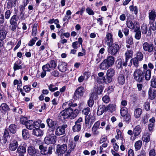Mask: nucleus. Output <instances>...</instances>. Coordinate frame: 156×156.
Wrapping results in <instances>:
<instances>
[{"label":"nucleus","instance_id":"obj_20","mask_svg":"<svg viewBox=\"0 0 156 156\" xmlns=\"http://www.w3.org/2000/svg\"><path fill=\"white\" fill-rule=\"evenodd\" d=\"M105 60L110 67L113 65L115 62V58L112 55L108 56Z\"/></svg>","mask_w":156,"mask_h":156},{"label":"nucleus","instance_id":"obj_7","mask_svg":"<svg viewBox=\"0 0 156 156\" xmlns=\"http://www.w3.org/2000/svg\"><path fill=\"white\" fill-rule=\"evenodd\" d=\"M25 126L26 128L29 129H33L35 127H39V122L38 121L34 122L32 120H29L26 122Z\"/></svg>","mask_w":156,"mask_h":156},{"label":"nucleus","instance_id":"obj_10","mask_svg":"<svg viewBox=\"0 0 156 156\" xmlns=\"http://www.w3.org/2000/svg\"><path fill=\"white\" fill-rule=\"evenodd\" d=\"M100 121H98L95 122L92 128V132L93 135L94 136L97 135L100 133V132L98 130L102 128L100 127Z\"/></svg>","mask_w":156,"mask_h":156},{"label":"nucleus","instance_id":"obj_39","mask_svg":"<svg viewBox=\"0 0 156 156\" xmlns=\"http://www.w3.org/2000/svg\"><path fill=\"white\" fill-rule=\"evenodd\" d=\"M142 145V142L139 140L136 142L134 146L136 151L140 150Z\"/></svg>","mask_w":156,"mask_h":156},{"label":"nucleus","instance_id":"obj_26","mask_svg":"<svg viewBox=\"0 0 156 156\" xmlns=\"http://www.w3.org/2000/svg\"><path fill=\"white\" fill-rule=\"evenodd\" d=\"M9 109V107L5 103L2 104L0 106V111L2 113L8 111Z\"/></svg>","mask_w":156,"mask_h":156},{"label":"nucleus","instance_id":"obj_57","mask_svg":"<svg viewBox=\"0 0 156 156\" xmlns=\"http://www.w3.org/2000/svg\"><path fill=\"white\" fill-rule=\"evenodd\" d=\"M37 37H35L31 40L28 43V45L30 46H32L34 44L36 40H37Z\"/></svg>","mask_w":156,"mask_h":156},{"label":"nucleus","instance_id":"obj_19","mask_svg":"<svg viewBox=\"0 0 156 156\" xmlns=\"http://www.w3.org/2000/svg\"><path fill=\"white\" fill-rule=\"evenodd\" d=\"M7 31L6 30L2 27V25L0 27V40H4L6 35Z\"/></svg>","mask_w":156,"mask_h":156},{"label":"nucleus","instance_id":"obj_11","mask_svg":"<svg viewBox=\"0 0 156 156\" xmlns=\"http://www.w3.org/2000/svg\"><path fill=\"white\" fill-rule=\"evenodd\" d=\"M27 151L30 156H39L40 154L38 150L33 146H30L28 148Z\"/></svg>","mask_w":156,"mask_h":156},{"label":"nucleus","instance_id":"obj_32","mask_svg":"<svg viewBox=\"0 0 156 156\" xmlns=\"http://www.w3.org/2000/svg\"><path fill=\"white\" fill-rule=\"evenodd\" d=\"M142 113V109L140 108H137L135 109L134 112V116L136 118H139L140 117Z\"/></svg>","mask_w":156,"mask_h":156},{"label":"nucleus","instance_id":"obj_16","mask_svg":"<svg viewBox=\"0 0 156 156\" xmlns=\"http://www.w3.org/2000/svg\"><path fill=\"white\" fill-rule=\"evenodd\" d=\"M18 146L17 142L16 140H14L11 142L9 144V149L11 151H14L16 150Z\"/></svg>","mask_w":156,"mask_h":156},{"label":"nucleus","instance_id":"obj_2","mask_svg":"<svg viewBox=\"0 0 156 156\" xmlns=\"http://www.w3.org/2000/svg\"><path fill=\"white\" fill-rule=\"evenodd\" d=\"M145 71L139 69H136L133 73V77L137 82H142L144 80V74Z\"/></svg>","mask_w":156,"mask_h":156},{"label":"nucleus","instance_id":"obj_48","mask_svg":"<svg viewBox=\"0 0 156 156\" xmlns=\"http://www.w3.org/2000/svg\"><path fill=\"white\" fill-rule=\"evenodd\" d=\"M94 95L91 94V96L90 97V98L88 101V106L90 107H92L94 104V101L93 99L94 98Z\"/></svg>","mask_w":156,"mask_h":156},{"label":"nucleus","instance_id":"obj_61","mask_svg":"<svg viewBox=\"0 0 156 156\" xmlns=\"http://www.w3.org/2000/svg\"><path fill=\"white\" fill-rule=\"evenodd\" d=\"M9 29L12 31V32L15 31L16 28L17 24H10Z\"/></svg>","mask_w":156,"mask_h":156},{"label":"nucleus","instance_id":"obj_31","mask_svg":"<svg viewBox=\"0 0 156 156\" xmlns=\"http://www.w3.org/2000/svg\"><path fill=\"white\" fill-rule=\"evenodd\" d=\"M142 140L143 142H148L150 140V135L147 133H144L142 136Z\"/></svg>","mask_w":156,"mask_h":156},{"label":"nucleus","instance_id":"obj_3","mask_svg":"<svg viewBox=\"0 0 156 156\" xmlns=\"http://www.w3.org/2000/svg\"><path fill=\"white\" fill-rule=\"evenodd\" d=\"M120 49V47L118 44L115 42L113 45L108 47L107 51L108 54L112 56L115 55Z\"/></svg>","mask_w":156,"mask_h":156},{"label":"nucleus","instance_id":"obj_12","mask_svg":"<svg viewBox=\"0 0 156 156\" xmlns=\"http://www.w3.org/2000/svg\"><path fill=\"white\" fill-rule=\"evenodd\" d=\"M154 45L152 43L144 42L143 44V49L144 51H147L149 53L152 52L154 50Z\"/></svg>","mask_w":156,"mask_h":156},{"label":"nucleus","instance_id":"obj_18","mask_svg":"<svg viewBox=\"0 0 156 156\" xmlns=\"http://www.w3.org/2000/svg\"><path fill=\"white\" fill-rule=\"evenodd\" d=\"M32 134L37 136H39L43 135V132L39 129V127H35L33 129Z\"/></svg>","mask_w":156,"mask_h":156},{"label":"nucleus","instance_id":"obj_58","mask_svg":"<svg viewBox=\"0 0 156 156\" xmlns=\"http://www.w3.org/2000/svg\"><path fill=\"white\" fill-rule=\"evenodd\" d=\"M124 120L126 122H129L131 118V116L129 114L122 116Z\"/></svg>","mask_w":156,"mask_h":156},{"label":"nucleus","instance_id":"obj_33","mask_svg":"<svg viewBox=\"0 0 156 156\" xmlns=\"http://www.w3.org/2000/svg\"><path fill=\"white\" fill-rule=\"evenodd\" d=\"M22 62L20 61H18L14 64L13 66V69L14 71L17 70L21 69L22 68V66L20 65Z\"/></svg>","mask_w":156,"mask_h":156},{"label":"nucleus","instance_id":"obj_42","mask_svg":"<svg viewBox=\"0 0 156 156\" xmlns=\"http://www.w3.org/2000/svg\"><path fill=\"white\" fill-rule=\"evenodd\" d=\"M17 16L16 15H14L10 20V23L12 24H17Z\"/></svg>","mask_w":156,"mask_h":156},{"label":"nucleus","instance_id":"obj_6","mask_svg":"<svg viewBox=\"0 0 156 156\" xmlns=\"http://www.w3.org/2000/svg\"><path fill=\"white\" fill-rule=\"evenodd\" d=\"M85 92L84 88L80 87L77 88L74 93L73 98L75 100H79L83 96Z\"/></svg>","mask_w":156,"mask_h":156},{"label":"nucleus","instance_id":"obj_15","mask_svg":"<svg viewBox=\"0 0 156 156\" xmlns=\"http://www.w3.org/2000/svg\"><path fill=\"white\" fill-rule=\"evenodd\" d=\"M124 74V73L121 72L118 75L117 80L119 84L122 85L125 83V79Z\"/></svg>","mask_w":156,"mask_h":156},{"label":"nucleus","instance_id":"obj_23","mask_svg":"<svg viewBox=\"0 0 156 156\" xmlns=\"http://www.w3.org/2000/svg\"><path fill=\"white\" fill-rule=\"evenodd\" d=\"M58 68L59 70L62 72H66L67 69L66 63L63 62H60L58 66Z\"/></svg>","mask_w":156,"mask_h":156},{"label":"nucleus","instance_id":"obj_59","mask_svg":"<svg viewBox=\"0 0 156 156\" xmlns=\"http://www.w3.org/2000/svg\"><path fill=\"white\" fill-rule=\"evenodd\" d=\"M105 76L102 77H98L96 79L97 81L100 83H105Z\"/></svg>","mask_w":156,"mask_h":156},{"label":"nucleus","instance_id":"obj_60","mask_svg":"<svg viewBox=\"0 0 156 156\" xmlns=\"http://www.w3.org/2000/svg\"><path fill=\"white\" fill-rule=\"evenodd\" d=\"M141 28L142 34H146L147 31V26L145 25H143L142 26Z\"/></svg>","mask_w":156,"mask_h":156},{"label":"nucleus","instance_id":"obj_54","mask_svg":"<svg viewBox=\"0 0 156 156\" xmlns=\"http://www.w3.org/2000/svg\"><path fill=\"white\" fill-rule=\"evenodd\" d=\"M143 55L141 52H138L136 54V56L135 58H136L139 61H141L143 58Z\"/></svg>","mask_w":156,"mask_h":156},{"label":"nucleus","instance_id":"obj_21","mask_svg":"<svg viewBox=\"0 0 156 156\" xmlns=\"http://www.w3.org/2000/svg\"><path fill=\"white\" fill-rule=\"evenodd\" d=\"M117 66L118 69L121 68L123 66L126 67L127 65V62L126 61H122L121 59H119L116 61Z\"/></svg>","mask_w":156,"mask_h":156},{"label":"nucleus","instance_id":"obj_40","mask_svg":"<svg viewBox=\"0 0 156 156\" xmlns=\"http://www.w3.org/2000/svg\"><path fill=\"white\" fill-rule=\"evenodd\" d=\"M115 70L112 68H110L107 70L106 74L112 77L115 75Z\"/></svg>","mask_w":156,"mask_h":156},{"label":"nucleus","instance_id":"obj_63","mask_svg":"<svg viewBox=\"0 0 156 156\" xmlns=\"http://www.w3.org/2000/svg\"><path fill=\"white\" fill-rule=\"evenodd\" d=\"M102 100L103 101L106 103H108L110 100L109 98L108 95H105L102 98Z\"/></svg>","mask_w":156,"mask_h":156},{"label":"nucleus","instance_id":"obj_52","mask_svg":"<svg viewBox=\"0 0 156 156\" xmlns=\"http://www.w3.org/2000/svg\"><path fill=\"white\" fill-rule=\"evenodd\" d=\"M134 31L136 32V34L135 36V38L137 40L140 39L141 36V31L139 30L136 31Z\"/></svg>","mask_w":156,"mask_h":156},{"label":"nucleus","instance_id":"obj_5","mask_svg":"<svg viewBox=\"0 0 156 156\" xmlns=\"http://www.w3.org/2000/svg\"><path fill=\"white\" fill-rule=\"evenodd\" d=\"M126 24L129 28L133 29L134 31H136L140 29L139 23L137 22H133L130 20H127Z\"/></svg>","mask_w":156,"mask_h":156},{"label":"nucleus","instance_id":"obj_44","mask_svg":"<svg viewBox=\"0 0 156 156\" xmlns=\"http://www.w3.org/2000/svg\"><path fill=\"white\" fill-rule=\"evenodd\" d=\"M120 113L122 116L128 114L127 108L125 107L122 108L120 110Z\"/></svg>","mask_w":156,"mask_h":156},{"label":"nucleus","instance_id":"obj_14","mask_svg":"<svg viewBox=\"0 0 156 156\" xmlns=\"http://www.w3.org/2000/svg\"><path fill=\"white\" fill-rule=\"evenodd\" d=\"M91 117L90 116H85V127L87 129H90L92 124L93 122L94 121V120L92 119L90 123V122Z\"/></svg>","mask_w":156,"mask_h":156},{"label":"nucleus","instance_id":"obj_53","mask_svg":"<svg viewBox=\"0 0 156 156\" xmlns=\"http://www.w3.org/2000/svg\"><path fill=\"white\" fill-rule=\"evenodd\" d=\"M117 135L115 136V138L116 139H123V137L122 135L121 131L119 130H116Z\"/></svg>","mask_w":156,"mask_h":156},{"label":"nucleus","instance_id":"obj_36","mask_svg":"<svg viewBox=\"0 0 156 156\" xmlns=\"http://www.w3.org/2000/svg\"><path fill=\"white\" fill-rule=\"evenodd\" d=\"M46 122L48 126L50 128L54 126L56 123V121H54L49 118L47 120Z\"/></svg>","mask_w":156,"mask_h":156},{"label":"nucleus","instance_id":"obj_4","mask_svg":"<svg viewBox=\"0 0 156 156\" xmlns=\"http://www.w3.org/2000/svg\"><path fill=\"white\" fill-rule=\"evenodd\" d=\"M56 66L57 63L54 60H51L50 61L49 63L43 66L42 67V69L43 70L50 72L51 69H54Z\"/></svg>","mask_w":156,"mask_h":156},{"label":"nucleus","instance_id":"obj_37","mask_svg":"<svg viewBox=\"0 0 156 156\" xmlns=\"http://www.w3.org/2000/svg\"><path fill=\"white\" fill-rule=\"evenodd\" d=\"M22 135L23 139L27 140L29 137V134L28 130L23 129L22 131Z\"/></svg>","mask_w":156,"mask_h":156},{"label":"nucleus","instance_id":"obj_56","mask_svg":"<svg viewBox=\"0 0 156 156\" xmlns=\"http://www.w3.org/2000/svg\"><path fill=\"white\" fill-rule=\"evenodd\" d=\"M90 112V108L89 107H87L83 110L82 111V113L85 115L86 116H90L88 115Z\"/></svg>","mask_w":156,"mask_h":156},{"label":"nucleus","instance_id":"obj_43","mask_svg":"<svg viewBox=\"0 0 156 156\" xmlns=\"http://www.w3.org/2000/svg\"><path fill=\"white\" fill-rule=\"evenodd\" d=\"M106 108V110L112 112L115 110V104H110Z\"/></svg>","mask_w":156,"mask_h":156},{"label":"nucleus","instance_id":"obj_41","mask_svg":"<svg viewBox=\"0 0 156 156\" xmlns=\"http://www.w3.org/2000/svg\"><path fill=\"white\" fill-rule=\"evenodd\" d=\"M17 151L19 154H24L26 152V149L24 146H20L17 148Z\"/></svg>","mask_w":156,"mask_h":156},{"label":"nucleus","instance_id":"obj_1","mask_svg":"<svg viewBox=\"0 0 156 156\" xmlns=\"http://www.w3.org/2000/svg\"><path fill=\"white\" fill-rule=\"evenodd\" d=\"M79 113L77 109L74 111L71 108L65 109L62 111L59 114L61 119H64L69 118L70 119H73Z\"/></svg>","mask_w":156,"mask_h":156},{"label":"nucleus","instance_id":"obj_22","mask_svg":"<svg viewBox=\"0 0 156 156\" xmlns=\"http://www.w3.org/2000/svg\"><path fill=\"white\" fill-rule=\"evenodd\" d=\"M105 110H106V108L105 105H100L98 107L97 112L98 115H102Z\"/></svg>","mask_w":156,"mask_h":156},{"label":"nucleus","instance_id":"obj_25","mask_svg":"<svg viewBox=\"0 0 156 156\" xmlns=\"http://www.w3.org/2000/svg\"><path fill=\"white\" fill-rule=\"evenodd\" d=\"M148 94L151 99H153L156 97V90H152L151 88H150L148 90Z\"/></svg>","mask_w":156,"mask_h":156},{"label":"nucleus","instance_id":"obj_29","mask_svg":"<svg viewBox=\"0 0 156 156\" xmlns=\"http://www.w3.org/2000/svg\"><path fill=\"white\" fill-rule=\"evenodd\" d=\"M109 67H110L105 60L101 63L99 66L100 69L102 70H106Z\"/></svg>","mask_w":156,"mask_h":156},{"label":"nucleus","instance_id":"obj_62","mask_svg":"<svg viewBox=\"0 0 156 156\" xmlns=\"http://www.w3.org/2000/svg\"><path fill=\"white\" fill-rule=\"evenodd\" d=\"M70 103V101H68L64 103L62 106L63 108L65 109H66L70 108L69 107Z\"/></svg>","mask_w":156,"mask_h":156},{"label":"nucleus","instance_id":"obj_13","mask_svg":"<svg viewBox=\"0 0 156 156\" xmlns=\"http://www.w3.org/2000/svg\"><path fill=\"white\" fill-rule=\"evenodd\" d=\"M104 89L103 87L101 86H99V87L95 86L94 87L93 91L92 92V94L94 96H97L98 94L101 93Z\"/></svg>","mask_w":156,"mask_h":156},{"label":"nucleus","instance_id":"obj_35","mask_svg":"<svg viewBox=\"0 0 156 156\" xmlns=\"http://www.w3.org/2000/svg\"><path fill=\"white\" fill-rule=\"evenodd\" d=\"M150 86L153 88H156V76H152L150 81Z\"/></svg>","mask_w":156,"mask_h":156},{"label":"nucleus","instance_id":"obj_47","mask_svg":"<svg viewBox=\"0 0 156 156\" xmlns=\"http://www.w3.org/2000/svg\"><path fill=\"white\" fill-rule=\"evenodd\" d=\"M105 83H108L112 82L113 80L112 77L106 74L105 76Z\"/></svg>","mask_w":156,"mask_h":156},{"label":"nucleus","instance_id":"obj_64","mask_svg":"<svg viewBox=\"0 0 156 156\" xmlns=\"http://www.w3.org/2000/svg\"><path fill=\"white\" fill-rule=\"evenodd\" d=\"M149 156H155L156 155L155 151L154 149H151L149 153Z\"/></svg>","mask_w":156,"mask_h":156},{"label":"nucleus","instance_id":"obj_46","mask_svg":"<svg viewBox=\"0 0 156 156\" xmlns=\"http://www.w3.org/2000/svg\"><path fill=\"white\" fill-rule=\"evenodd\" d=\"M9 129L10 132L14 133L16 130V126L14 124H11L9 127Z\"/></svg>","mask_w":156,"mask_h":156},{"label":"nucleus","instance_id":"obj_8","mask_svg":"<svg viewBox=\"0 0 156 156\" xmlns=\"http://www.w3.org/2000/svg\"><path fill=\"white\" fill-rule=\"evenodd\" d=\"M57 137L54 134L49 135L44 138L45 143L47 144H54L56 141Z\"/></svg>","mask_w":156,"mask_h":156},{"label":"nucleus","instance_id":"obj_30","mask_svg":"<svg viewBox=\"0 0 156 156\" xmlns=\"http://www.w3.org/2000/svg\"><path fill=\"white\" fill-rule=\"evenodd\" d=\"M72 14V12L69 10L66 11V15L63 19L64 22L66 21H68L71 18V15Z\"/></svg>","mask_w":156,"mask_h":156},{"label":"nucleus","instance_id":"obj_45","mask_svg":"<svg viewBox=\"0 0 156 156\" xmlns=\"http://www.w3.org/2000/svg\"><path fill=\"white\" fill-rule=\"evenodd\" d=\"M138 61H139V60L137 59L136 58H133L131 59L130 61L131 63H130L128 66H130L131 65V62L133 61V65L137 67L139 66Z\"/></svg>","mask_w":156,"mask_h":156},{"label":"nucleus","instance_id":"obj_27","mask_svg":"<svg viewBox=\"0 0 156 156\" xmlns=\"http://www.w3.org/2000/svg\"><path fill=\"white\" fill-rule=\"evenodd\" d=\"M141 131V129L140 126L138 125L135 126L133 129V134L135 136L139 135Z\"/></svg>","mask_w":156,"mask_h":156},{"label":"nucleus","instance_id":"obj_28","mask_svg":"<svg viewBox=\"0 0 156 156\" xmlns=\"http://www.w3.org/2000/svg\"><path fill=\"white\" fill-rule=\"evenodd\" d=\"M126 56V61L127 62L129 59L132 58L133 56V51L131 50H127L125 53Z\"/></svg>","mask_w":156,"mask_h":156},{"label":"nucleus","instance_id":"obj_49","mask_svg":"<svg viewBox=\"0 0 156 156\" xmlns=\"http://www.w3.org/2000/svg\"><path fill=\"white\" fill-rule=\"evenodd\" d=\"M39 149L41 150V152L42 154H46L47 153V147H44L42 145L39 146Z\"/></svg>","mask_w":156,"mask_h":156},{"label":"nucleus","instance_id":"obj_51","mask_svg":"<svg viewBox=\"0 0 156 156\" xmlns=\"http://www.w3.org/2000/svg\"><path fill=\"white\" fill-rule=\"evenodd\" d=\"M37 24L35 23L34 24V26L32 28V35L33 36H35L36 35L37 30Z\"/></svg>","mask_w":156,"mask_h":156},{"label":"nucleus","instance_id":"obj_38","mask_svg":"<svg viewBox=\"0 0 156 156\" xmlns=\"http://www.w3.org/2000/svg\"><path fill=\"white\" fill-rule=\"evenodd\" d=\"M81 129V124L75 123V125L73 127V131L74 132H79Z\"/></svg>","mask_w":156,"mask_h":156},{"label":"nucleus","instance_id":"obj_55","mask_svg":"<svg viewBox=\"0 0 156 156\" xmlns=\"http://www.w3.org/2000/svg\"><path fill=\"white\" fill-rule=\"evenodd\" d=\"M126 43L129 45H132L133 44V38L132 36L128 37L126 39Z\"/></svg>","mask_w":156,"mask_h":156},{"label":"nucleus","instance_id":"obj_17","mask_svg":"<svg viewBox=\"0 0 156 156\" xmlns=\"http://www.w3.org/2000/svg\"><path fill=\"white\" fill-rule=\"evenodd\" d=\"M148 17L149 21H155L156 17V12L154 9L149 11Z\"/></svg>","mask_w":156,"mask_h":156},{"label":"nucleus","instance_id":"obj_50","mask_svg":"<svg viewBox=\"0 0 156 156\" xmlns=\"http://www.w3.org/2000/svg\"><path fill=\"white\" fill-rule=\"evenodd\" d=\"M149 24L150 25V28L153 30H155L156 29V22L154 21H149Z\"/></svg>","mask_w":156,"mask_h":156},{"label":"nucleus","instance_id":"obj_24","mask_svg":"<svg viewBox=\"0 0 156 156\" xmlns=\"http://www.w3.org/2000/svg\"><path fill=\"white\" fill-rule=\"evenodd\" d=\"M76 146V145L75 144L73 141H71L69 143V149L66 154L67 156H69L70 153L73 149H74Z\"/></svg>","mask_w":156,"mask_h":156},{"label":"nucleus","instance_id":"obj_34","mask_svg":"<svg viewBox=\"0 0 156 156\" xmlns=\"http://www.w3.org/2000/svg\"><path fill=\"white\" fill-rule=\"evenodd\" d=\"M145 71V75L144 74V77L146 80H149L151 78V71L150 69H148Z\"/></svg>","mask_w":156,"mask_h":156},{"label":"nucleus","instance_id":"obj_9","mask_svg":"<svg viewBox=\"0 0 156 156\" xmlns=\"http://www.w3.org/2000/svg\"><path fill=\"white\" fill-rule=\"evenodd\" d=\"M67 127L66 124H63L62 126L58 127L55 131V135L59 136L64 134L65 132V129Z\"/></svg>","mask_w":156,"mask_h":156}]
</instances>
